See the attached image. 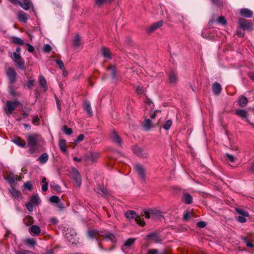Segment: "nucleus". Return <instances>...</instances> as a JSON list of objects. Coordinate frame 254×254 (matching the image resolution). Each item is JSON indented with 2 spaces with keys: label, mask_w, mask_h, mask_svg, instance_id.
Here are the masks:
<instances>
[{
  "label": "nucleus",
  "mask_w": 254,
  "mask_h": 254,
  "mask_svg": "<svg viewBox=\"0 0 254 254\" xmlns=\"http://www.w3.org/2000/svg\"><path fill=\"white\" fill-rule=\"evenodd\" d=\"M62 130L66 135H70L72 133V129L71 128L67 127L66 126H64Z\"/></svg>",
  "instance_id": "c03bdc74"
},
{
  "label": "nucleus",
  "mask_w": 254,
  "mask_h": 254,
  "mask_svg": "<svg viewBox=\"0 0 254 254\" xmlns=\"http://www.w3.org/2000/svg\"><path fill=\"white\" fill-rule=\"evenodd\" d=\"M163 24V21L162 20L159 21L156 23H153L152 25H151L150 27H149L147 29V31L149 33H151L155 30L158 29L159 28L161 27Z\"/></svg>",
  "instance_id": "9b49d317"
},
{
  "label": "nucleus",
  "mask_w": 254,
  "mask_h": 254,
  "mask_svg": "<svg viewBox=\"0 0 254 254\" xmlns=\"http://www.w3.org/2000/svg\"><path fill=\"white\" fill-rule=\"evenodd\" d=\"M59 147L62 152L64 153L67 152V149L66 146V140L64 139H60L59 143Z\"/></svg>",
  "instance_id": "aec40b11"
},
{
  "label": "nucleus",
  "mask_w": 254,
  "mask_h": 254,
  "mask_svg": "<svg viewBox=\"0 0 254 254\" xmlns=\"http://www.w3.org/2000/svg\"><path fill=\"white\" fill-rule=\"evenodd\" d=\"M192 215V213L189 211L186 212L183 216V219L185 221L188 220L189 218H190Z\"/></svg>",
  "instance_id": "49530a36"
},
{
  "label": "nucleus",
  "mask_w": 254,
  "mask_h": 254,
  "mask_svg": "<svg viewBox=\"0 0 254 254\" xmlns=\"http://www.w3.org/2000/svg\"><path fill=\"white\" fill-rule=\"evenodd\" d=\"M218 22L222 25L226 24V20L223 16H220L218 19Z\"/></svg>",
  "instance_id": "864d4df0"
},
{
  "label": "nucleus",
  "mask_w": 254,
  "mask_h": 254,
  "mask_svg": "<svg viewBox=\"0 0 254 254\" xmlns=\"http://www.w3.org/2000/svg\"><path fill=\"white\" fill-rule=\"evenodd\" d=\"M75 235H76L75 234L74 235H73V234H71L69 233H66L65 234V237L68 240V241L69 243H71V244H73L75 243V240H74V238Z\"/></svg>",
  "instance_id": "c9c22d12"
},
{
  "label": "nucleus",
  "mask_w": 254,
  "mask_h": 254,
  "mask_svg": "<svg viewBox=\"0 0 254 254\" xmlns=\"http://www.w3.org/2000/svg\"><path fill=\"white\" fill-rule=\"evenodd\" d=\"M225 157L226 161L229 163H233L235 161V158L232 155L228 153L225 154Z\"/></svg>",
  "instance_id": "58836bf2"
},
{
  "label": "nucleus",
  "mask_w": 254,
  "mask_h": 254,
  "mask_svg": "<svg viewBox=\"0 0 254 254\" xmlns=\"http://www.w3.org/2000/svg\"><path fill=\"white\" fill-rule=\"evenodd\" d=\"M236 211L240 215L239 216H249V213L242 209L236 208Z\"/></svg>",
  "instance_id": "ea45409f"
},
{
  "label": "nucleus",
  "mask_w": 254,
  "mask_h": 254,
  "mask_svg": "<svg viewBox=\"0 0 254 254\" xmlns=\"http://www.w3.org/2000/svg\"><path fill=\"white\" fill-rule=\"evenodd\" d=\"M159 252L157 249H149L146 254H159Z\"/></svg>",
  "instance_id": "603ef678"
},
{
  "label": "nucleus",
  "mask_w": 254,
  "mask_h": 254,
  "mask_svg": "<svg viewBox=\"0 0 254 254\" xmlns=\"http://www.w3.org/2000/svg\"><path fill=\"white\" fill-rule=\"evenodd\" d=\"M101 54L102 55L106 58L111 59H112V55H111V52H110V50L107 48H103L101 49Z\"/></svg>",
  "instance_id": "a211bd4d"
},
{
  "label": "nucleus",
  "mask_w": 254,
  "mask_h": 254,
  "mask_svg": "<svg viewBox=\"0 0 254 254\" xmlns=\"http://www.w3.org/2000/svg\"><path fill=\"white\" fill-rule=\"evenodd\" d=\"M27 145L30 148L29 153L33 154L37 148L38 145L42 141V138L38 134H31L26 136Z\"/></svg>",
  "instance_id": "f257e3e1"
},
{
  "label": "nucleus",
  "mask_w": 254,
  "mask_h": 254,
  "mask_svg": "<svg viewBox=\"0 0 254 254\" xmlns=\"http://www.w3.org/2000/svg\"><path fill=\"white\" fill-rule=\"evenodd\" d=\"M125 215L127 219H132L136 217V214L134 211L128 210L125 213Z\"/></svg>",
  "instance_id": "c85d7f7f"
},
{
  "label": "nucleus",
  "mask_w": 254,
  "mask_h": 254,
  "mask_svg": "<svg viewBox=\"0 0 254 254\" xmlns=\"http://www.w3.org/2000/svg\"><path fill=\"white\" fill-rule=\"evenodd\" d=\"M236 114L244 118H247L248 117V114L245 110L244 109H239L237 110L236 112Z\"/></svg>",
  "instance_id": "cd10ccee"
},
{
  "label": "nucleus",
  "mask_w": 254,
  "mask_h": 254,
  "mask_svg": "<svg viewBox=\"0 0 254 254\" xmlns=\"http://www.w3.org/2000/svg\"><path fill=\"white\" fill-rule=\"evenodd\" d=\"M12 142L21 147H24L26 145V143L24 140H21L19 138L13 139Z\"/></svg>",
  "instance_id": "2f4dec72"
},
{
  "label": "nucleus",
  "mask_w": 254,
  "mask_h": 254,
  "mask_svg": "<svg viewBox=\"0 0 254 254\" xmlns=\"http://www.w3.org/2000/svg\"><path fill=\"white\" fill-rule=\"evenodd\" d=\"M6 74L11 83H13L15 81L16 73L13 68L8 67L6 71Z\"/></svg>",
  "instance_id": "0eeeda50"
},
{
  "label": "nucleus",
  "mask_w": 254,
  "mask_h": 254,
  "mask_svg": "<svg viewBox=\"0 0 254 254\" xmlns=\"http://www.w3.org/2000/svg\"><path fill=\"white\" fill-rule=\"evenodd\" d=\"M182 201L188 204H191L192 201V197L187 192L184 193L182 197Z\"/></svg>",
  "instance_id": "dca6fc26"
},
{
  "label": "nucleus",
  "mask_w": 254,
  "mask_h": 254,
  "mask_svg": "<svg viewBox=\"0 0 254 254\" xmlns=\"http://www.w3.org/2000/svg\"><path fill=\"white\" fill-rule=\"evenodd\" d=\"M142 126L145 130H149L151 127V121L149 119H145L142 123Z\"/></svg>",
  "instance_id": "bb28decb"
},
{
  "label": "nucleus",
  "mask_w": 254,
  "mask_h": 254,
  "mask_svg": "<svg viewBox=\"0 0 254 254\" xmlns=\"http://www.w3.org/2000/svg\"><path fill=\"white\" fill-rule=\"evenodd\" d=\"M238 23L240 27L244 30H252L253 29L252 23L247 19L240 18Z\"/></svg>",
  "instance_id": "39448f33"
},
{
  "label": "nucleus",
  "mask_w": 254,
  "mask_h": 254,
  "mask_svg": "<svg viewBox=\"0 0 254 254\" xmlns=\"http://www.w3.org/2000/svg\"><path fill=\"white\" fill-rule=\"evenodd\" d=\"M84 107L88 114L90 116H92L93 115L92 111L91 108L90 103L89 101H85L84 102Z\"/></svg>",
  "instance_id": "7c9ffc66"
},
{
  "label": "nucleus",
  "mask_w": 254,
  "mask_h": 254,
  "mask_svg": "<svg viewBox=\"0 0 254 254\" xmlns=\"http://www.w3.org/2000/svg\"><path fill=\"white\" fill-rule=\"evenodd\" d=\"M221 86L219 83L216 82L212 85V90L214 94H219L221 92Z\"/></svg>",
  "instance_id": "6ab92c4d"
},
{
  "label": "nucleus",
  "mask_w": 254,
  "mask_h": 254,
  "mask_svg": "<svg viewBox=\"0 0 254 254\" xmlns=\"http://www.w3.org/2000/svg\"><path fill=\"white\" fill-rule=\"evenodd\" d=\"M105 237L108 239L111 240L112 241H114L115 239V236L112 233H108L106 235Z\"/></svg>",
  "instance_id": "052dcab7"
},
{
  "label": "nucleus",
  "mask_w": 254,
  "mask_h": 254,
  "mask_svg": "<svg viewBox=\"0 0 254 254\" xmlns=\"http://www.w3.org/2000/svg\"><path fill=\"white\" fill-rule=\"evenodd\" d=\"M197 226L200 228H204L206 226V223L203 221H199L197 223Z\"/></svg>",
  "instance_id": "680f3d73"
},
{
  "label": "nucleus",
  "mask_w": 254,
  "mask_h": 254,
  "mask_svg": "<svg viewBox=\"0 0 254 254\" xmlns=\"http://www.w3.org/2000/svg\"><path fill=\"white\" fill-rule=\"evenodd\" d=\"M33 80H29L27 82V86L29 88H31L34 85Z\"/></svg>",
  "instance_id": "e2e57ef3"
},
{
  "label": "nucleus",
  "mask_w": 254,
  "mask_h": 254,
  "mask_svg": "<svg viewBox=\"0 0 254 254\" xmlns=\"http://www.w3.org/2000/svg\"><path fill=\"white\" fill-rule=\"evenodd\" d=\"M26 243H27V244H29L30 245H32V246H34V245H36V242L33 239H26Z\"/></svg>",
  "instance_id": "4d7b16f0"
},
{
  "label": "nucleus",
  "mask_w": 254,
  "mask_h": 254,
  "mask_svg": "<svg viewBox=\"0 0 254 254\" xmlns=\"http://www.w3.org/2000/svg\"><path fill=\"white\" fill-rule=\"evenodd\" d=\"M29 232L33 236H39L41 233V229L38 226L33 225L29 228Z\"/></svg>",
  "instance_id": "ddd939ff"
},
{
  "label": "nucleus",
  "mask_w": 254,
  "mask_h": 254,
  "mask_svg": "<svg viewBox=\"0 0 254 254\" xmlns=\"http://www.w3.org/2000/svg\"><path fill=\"white\" fill-rule=\"evenodd\" d=\"M49 159V156L47 153H44L41 154L38 158L37 160L42 164H45L48 161Z\"/></svg>",
  "instance_id": "5701e85b"
},
{
  "label": "nucleus",
  "mask_w": 254,
  "mask_h": 254,
  "mask_svg": "<svg viewBox=\"0 0 254 254\" xmlns=\"http://www.w3.org/2000/svg\"><path fill=\"white\" fill-rule=\"evenodd\" d=\"M19 105L20 103L18 101H8L6 102L4 110L7 115H11L13 113L15 109Z\"/></svg>",
  "instance_id": "7ed1b4c3"
},
{
  "label": "nucleus",
  "mask_w": 254,
  "mask_h": 254,
  "mask_svg": "<svg viewBox=\"0 0 254 254\" xmlns=\"http://www.w3.org/2000/svg\"><path fill=\"white\" fill-rule=\"evenodd\" d=\"M135 238H129L125 242L124 246L128 247L131 246L135 241Z\"/></svg>",
  "instance_id": "a19ab883"
},
{
  "label": "nucleus",
  "mask_w": 254,
  "mask_h": 254,
  "mask_svg": "<svg viewBox=\"0 0 254 254\" xmlns=\"http://www.w3.org/2000/svg\"><path fill=\"white\" fill-rule=\"evenodd\" d=\"M148 239L152 240L154 243H160L161 241L159 234L156 232H153L147 235Z\"/></svg>",
  "instance_id": "f8f14e48"
},
{
  "label": "nucleus",
  "mask_w": 254,
  "mask_h": 254,
  "mask_svg": "<svg viewBox=\"0 0 254 254\" xmlns=\"http://www.w3.org/2000/svg\"><path fill=\"white\" fill-rule=\"evenodd\" d=\"M9 91L13 96H16L17 95L15 89L12 86L9 87Z\"/></svg>",
  "instance_id": "bf43d9fd"
},
{
  "label": "nucleus",
  "mask_w": 254,
  "mask_h": 254,
  "mask_svg": "<svg viewBox=\"0 0 254 254\" xmlns=\"http://www.w3.org/2000/svg\"><path fill=\"white\" fill-rule=\"evenodd\" d=\"M73 45L75 48H77L79 47L80 45V37L79 35H76L73 41Z\"/></svg>",
  "instance_id": "e433bc0d"
},
{
  "label": "nucleus",
  "mask_w": 254,
  "mask_h": 254,
  "mask_svg": "<svg viewBox=\"0 0 254 254\" xmlns=\"http://www.w3.org/2000/svg\"><path fill=\"white\" fill-rule=\"evenodd\" d=\"M247 217L248 216H239L237 218V220L238 221H239L241 223H245L247 221L246 217Z\"/></svg>",
  "instance_id": "5fc2aeb1"
},
{
  "label": "nucleus",
  "mask_w": 254,
  "mask_h": 254,
  "mask_svg": "<svg viewBox=\"0 0 254 254\" xmlns=\"http://www.w3.org/2000/svg\"><path fill=\"white\" fill-rule=\"evenodd\" d=\"M52 50L51 46L49 44H46L44 46L43 51L46 53H49Z\"/></svg>",
  "instance_id": "3c124183"
},
{
  "label": "nucleus",
  "mask_w": 254,
  "mask_h": 254,
  "mask_svg": "<svg viewBox=\"0 0 254 254\" xmlns=\"http://www.w3.org/2000/svg\"><path fill=\"white\" fill-rule=\"evenodd\" d=\"M113 0H95V4L98 6H101L107 3H110Z\"/></svg>",
  "instance_id": "f704fd0d"
},
{
  "label": "nucleus",
  "mask_w": 254,
  "mask_h": 254,
  "mask_svg": "<svg viewBox=\"0 0 254 254\" xmlns=\"http://www.w3.org/2000/svg\"><path fill=\"white\" fill-rule=\"evenodd\" d=\"M88 237L90 238H96L98 235H102L100 232L96 230H90L87 232Z\"/></svg>",
  "instance_id": "4be33fe9"
},
{
  "label": "nucleus",
  "mask_w": 254,
  "mask_h": 254,
  "mask_svg": "<svg viewBox=\"0 0 254 254\" xmlns=\"http://www.w3.org/2000/svg\"><path fill=\"white\" fill-rule=\"evenodd\" d=\"M142 215L145 218L149 219L150 218L149 212L146 211H144L143 213H142Z\"/></svg>",
  "instance_id": "0e129e2a"
},
{
  "label": "nucleus",
  "mask_w": 254,
  "mask_h": 254,
  "mask_svg": "<svg viewBox=\"0 0 254 254\" xmlns=\"http://www.w3.org/2000/svg\"><path fill=\"white\" fill-rule=\"evenodd\" d=\"M84 134H80L77 136L76 140L78 141H81L84 139Z\"/></svg>",
  "instance_id": "69168bd1"
},
{
  "label": "nucleus",
  "mask_w": 254,
  "mask_h": 254,
  "mask_svg": "<svg viewBox=\"0 0 254 254\" xmlns=\"http://www.w3.org/2000/svg\"><path fill=\"white\" fill-rule=\"evenodd\" d=\"M48 183H46L42 186V190L44 191H46L48 190Z\"/></svg>",
  "instance_id": "774afa93"
},
{
  "label": "nucleus",
  "mask_w": 254,
  "mask_h": 254,
  "mask_svg": "<svg viewBox=\"0 0 254 254\" xmlns=\"http://www.w3.org/2000/svg\"><path fill=\"white\" fill-rule=\"evenodd\" d=\"M132 150L133 153L138 157H146L147 155V153L145 149L137 145L133 146L132 148Z\"/></svg>",
  "instance_id": "423d86ee"
},
{
  "label": "nucleus",
  "mask_w": 254,
  "mask_h": 254,
  "mask_svg": "<svg viewBox=\"0 0 254 254\" xmlns=\"http://www.w3.org/2000/svg\"><path fill=\"white\" fill-rule=\"evenodd\" d=\"M18 4L24 10L29 9L31 6V4L28 0H24L23 2L19 1Z\"/></svg>",
  "instance_id": "412c9836"
},
{
  "label": "nucleus",
  "mask_w": 254,
  "mask_h": 254,
  "mask_svg": "<svg viewBox=\"0 0 254 254\" xmlns=\"http://www.w3.org/2000/svg\"><path fill=\"white\" fill-rule=\"evenodd\" d=\"M108 70L110 71L112 78L113 80L117 79V71L115 66H109Z\"/></svg>",
  "instance_id": "473e14b6"
},
{
  "label": "nucleus",
  "mask_w": 254,
  "mask_h": 254,
  "mask_svg": "<svg viewBox=\"0 0 254 254\" xmlns=\"http://www.w3.org/2000/svg\"><path fill=\"white\" fill-rule=\"evenodd\" d=\"M134 169L142 180H144L145 173L143 167L141 165H137L134 167Z\"/></svg>",
  "instance_id": "4468645a"
},
{
  "label": "nucleus",
  "mask_w": 254,
  "mask_h": 254,
  "mask_svg": "<svg viewBox=\"0 0 254 254\" xmlns=\"http://www.w3.org/2000/svg\"><path fill=\"white\" fill-rule=\"evenodd\" d=\"M25 188L29 190H31L32 189V185L29 182H26L23 185Z\"/></svg>",
  "instance_id": "6e6d98bb"
},
{
  "label": "nucleus",
  "mask_w": 254,
  "mask_h": 254,
  "mask_svg": "<svg viewBox=\"0 0 254 254\" xmlns=\"http://www.w3.org/2000/svg\"><path fill=\"white\" fill-rule=\"evenodd\" d=\"M10 57L14 61L15 66L21 70H25V63L21 57L20 55H18L16 52L13 53H10Z\"/></svg>",
  "instance_id": "f03ea898"
},
{
  "label": "nucleus",
  "mask_w": 254,
  "mask_h": 254,
  "mask_svg": "<svg viewBox=\"0 0 254 254\" xmlns=\"http://www.w3.org/2000/svg\"><path fill=\"white\" fill-rule=\"evenodd\" d=\"M30 202H31L33 205H36L38 204L39 201V198L38 197V194H34L31 196L30 198Z\"/></svg>",
  "instance_id": "72a5a7b5"
},
{
  "label": "nucleus",
  "mask_w": 254,
  "mask_h": 254,
  "mask_svg": "<svg viewBox=\"0 0 254 254\" xmlns=\"http://www.w3.org/2000/svg\"><path fill=\"white\" fill-rule=\"evenodd\" d=\"M28 46L27 50L29 52H33L34 50V47L31 45L30 44H28L27 45Z\"/></svg>",
  "instance_id": "338daca9"
},
{
  "label": "nucleus",
  "mask_w": 254,
  "mask_h": 254,
  "mask_svg": "<svg viewBox=\"0 0 254 254\" xmlns=\"http://www.w3.org/2000/svg\"><path fill=\"white\" fill-rule=\"evenodd\" d=\"M55 61L61 69H64V63L62 60L60 59H56Z\"/></svg>",
  "instance_id": "a18cd8bd"
},
{
  "label": "nucleus",
  "mask_w": 254,
  "mask_h": 254,
  "mask_svg": "<svg viewBox=\"0 0 254 254\" xmlns=\"http://www.w3.org/2000/svg\"><path fill=\"white\" fill-rule=\"evenodd\" d=\"M50 201L52 203H58L60 201V198L56 195H53L50 197Z\"/></svg>",
  "instance_id": "de8ad7c7"
},
{
  "label": "nucleus",
  "mask_w": 254,
  "mask_h": 254,
  "mask_svg": "<svg viewBox=\"0 0 254 254\" xmlns=\"http://www.w3.org/2000/svg\"><path fill=\"white\" fill-rule=\"evenodd\" d=\"M16 254H33V253L29 251L22 250L17 252Z\"/></svg>",
  "instance_id": "13d9d810"
},
{
  "label": "nucleus",
  "mask_w": 254,
  "mask_h": 254,
  "mask_svg": "<svg viewBox=\"0 0 254 254\" xmlns=\"http://www.w3.org/2000/svg\"><path fill=\"white\" fill-rule=\"evenodd\" d=\"M248 102V99L245 96H242L239 99L238 104L241 107H245L247 106Z\"/></svg>",
  "instance_id": "393cba45"
},
{
  "label": "nucleus",
  "mask_w": 254,
  "mask_h": 254,
  "mask_svg": "<svg viewBox=\"0 0 254 254\" xmlns=\"http://www.w3.org/2000/svg\"><path fill=\"white\" fill-rule=\"evenodd\" d=\"M100 156L99 153L95 152V153H90L88 154L86 157V161L88 163H93L98 160Z\"/></svg>",
  "instance_id": "6e6552de"
},
{
  "label": "nucleus",
  "mask_w": 254,
  "mask_h": 254,
  "mask_svg": "<svg viewBox=\"0 0 254 254\" xmlns=\"http://www.w3.org/2000/svg\"><path fill=\"white\" fill-rule=\"evenodd\" d=\"M17 18L20 22L26 23V21L30 18V16L26 13L21 10L17 13Z\"/></svg>",
  "instance_id": "1a4fd4ad"
},
{
  "label": "nucleus",
  "mask_w": 254,
  "mask_h": 254,
  "mask_svg": "<svg viewBox=\"0 0 254 254\" xmlns=\"http://www.w3.org/2000/svg\"><path fill=\"white\" fill-rule=\"evenodd\" d=\"M97 192L102 196L106 197L109 195L108 191L104 186H99L97 189Z\"/></svg>",
  "instance_id": "f3484780"
},
{
  "label": "nucleus",
  "mask_w": 254,
  "mask_h": 254,
  "mask_svg": "<svg viewBox=\"0 0 254 254\" xmlns=\"http://www.w3.org/2000/svg\"><path fill=\"white\" fill-rule=\"evenodd\" d=\"M12 42H13V43H14L15 44H19V45L24 44V42H23V40L21 38L16 37H12Z\"/></svg>",
  "instance_id": "79ce46f5"
},
{
  "label": "nucleus",
  "mask_w": 254,
  "mask_h": 254,
  "mask_svg": "<svg viewBox=\"0 0 254 254\" xmlns=\"http://www.w3.org/2000/svg\"><path fill=\"white\" fill-rule=\"evenodd\" d=\"M50 187L55 191H60L61 190V187L59 185L53 182L51 183Z\"/></svg>",
  "instance_id": "37998d69"
},
{
  "label": "nucleus",
  "mask_w": 254,
  "mask_h": 254,
  "mask_svg": "<svg viewBox=\"0 0 254 254\" xmlns=\"http://www.w3.org/2000/svg\"><path fill=\"white\" fill-rule=\"evenodd\" d=\"M40 86L45 90L47 89L46 81L43 75H40L39 77Z\"/></svg>",
  "instance_id": "c756f323"
},
{
  "label": "nucleus",
  "mask_w": 254,
  "mask_h": 254,
  "mask_svg": "<svg viewBox=\"0 0 254 254\" xmlns=\"http://www.w3.org/2000/svg\"><path fill=\"white\" fill-rule=\"evenodd\" d=\"M33 204H32L31 202H28V203H26L25 204V206L27 208V209L29 211V212H32L33 211Z\"/></svg>",
  "instance_id": "8fccbe9b"
},
{
  "label": "nucleus",
  "mask_w": 254,
  "mask_h": 254,
  "mask_svg": "<svg viewBox=\"0 0 254 254\" xmlns=\"http://www.w3.org/2000/svg\"><path fill=\"white\" fill-rule=\"evenodd\" d=\"M169 81L172 83H176L177 80L176 73L174 71H171L168 74Z\"/></svg>",
  "instance_id": "a878e982"
},
{
  "label": "nucleus",
  "mask_w": 254,
  "mask_h": 254,
  "mask_svg": "<svg viewBox=\"0 0 254 254\" xmlns=\"http://www.w3.org/2000/svg\"><path fill=\"white\" fill-rule=\"evenodd\" d=\"M9 191L10 192L11 195L14 198H19L21 196V194L20 192L13 187H11L9 190Z\"/></svg>",
  "instance_id": "b1692460"
},
{
  "label": "nucleus",
  "mask_w": 254,
  "mask_h": 254,
  "mask_svg": "<svg viewBox=\"0 0 254 254\" xmlns=\"http://www.w3.org/2000/svg\"><path fill=\"white\" fill-rule=\"evenodd\" d=\"M111 138L112 140L117 145L121 146L122 144V139L118 134L114 131L111 134Z\"/></svg>",
  "instance_id": "9d476101"
},
{
  "label": "nucleus",
  "mask_w": 254,
  "mask_h": 254,
  "mask_svg": "<svg viewBox=\"0 0 254 254\" xmlns=\"http://www.w3.org/2000/svg\"><path fill=\"white\" fill-rule=\"evenodd\" d=\"M240 14L247 18H251L253 16V11L248 8H242L240 10Z\"/></svg>",
  "instance_id": "2eb2a0df"
},
{
  "label": "nucleus",
  "mask_w": 254,
  "mask_h": 254,
  "mask_svg": "<svg viewBox=\"0 0 254 254\" xmlns=\"http://www.w3.org/2000/svg\"><path fill=\"white\" fill-rule=\"evenodd\" d=\"M70 176L74 181L77 187H80L81 185V178L79 171L75 168L70 171Z\"/></svg>",
  "instance_id": "20e7f679"
},
{
  "label": "nucleus",
  "mask_w": 254,
  "mask_h": 254,
  "mask_svg": "<svg viewBox=\"0 0 254 254\" xmlns=\"http://www.w3.org/2000/svg\"><path fill=\"white\" fill-rule=\"evenodd\" d=\"M172 125V121L171 120H167L162 126V127L167 130L169 129Z\"/></svg>",
  "instance_id": "4c0bfd02"
},
{
  "label": "nucleus",
  "mask_w": 254,
  "mask_h": 254,
  "mask_svg": "<svg viewBox=\"0 0 254 254\" xmlns=\"http://www.w3.org/2000/svg\"><path fill=\"white\" fill-rule=\"evenodd\" d=\"M135 220L136 222L139 225L143 226L145 224V223L141 219V218L139 216H136L135 218Z\"/></svg>",
  "instance_id": "09e8293b"
}]
</instances>
